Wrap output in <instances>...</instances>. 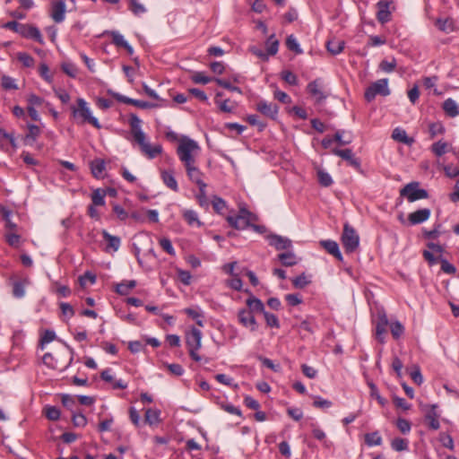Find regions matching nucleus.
<instances>
[{
  "mask_svg": "<svg viewBox=\"0 0 459 459\" xmlns=\"http://www.w3.org/2000/svg\"><path fill=\"white\" fill-rule=\"evenodd\" d=\"M141 119L135 114L130 115L129 125L134 140L139 145L143 154L148 159H154L161 154L162 146L160 144L152 145L147 141L146 135L141 128Z\"/></svg>",
  "mask_w": 459,
  "mask_h": 459,
  "instance_id": "obj_1",
  "label": "nucleus"
},
{
  "mask_svg": "<svg viewBox=\"0 0 459 459\" xmlns=\"http://www.w3.org/2000/svg\"><path fill=\"white\" fill-rule=\"evenodd\" d=\"M200 151L198 143L187 137L182 136L177 148V154L185 167L195 163V155Z\"/></svg>",
  "mask_w": 459,
  "mask_h": 459,
  "instance_id": "obj_2",
  "label": "nucleus"
},
{
  "mask_svg": "<svg viewBox=\"0 0 459 459\" xmlns=\"http://www.w3.org/2000/svg\"><path fill=\"white\" fill-rule=\"evenodd\" d=\"M2 28L11 30L25 39H31L39 44H44L43 37L39 30L30 24L19 23L16 21H10L2 25Z\"/></svg>",
  "mask_w": 459,
  "mask_h": 459,
  "instance_id": "obj_3",
  "label": "nucleus"
},
{
  "mask_svg": "<svg viewBox=\"0 0 459 459\" xmlns=\"http://www.w3.org/2000/svg\"><path fill=\"white\" fill-rule=\"evenodd\" d=\"M78 107H72V113L74 118L80 120V123H89L93 126L95 128L100 129L101 126L100 125L98 119L95 117L91 116V112L90 108L88 107L87 102L82 99H77Z\"/></svg>",
  "mask_w": 459,
  "mask_h": 459,
  "instance_id": "obj_4",
  "label": "nucleus"
},
{
  "mask_svg": "<svg viewBox=\"0 0 459 459\" xmlns=\"http://www.w3.org/2000/svg\"><path fill=\"white\" fill-rule=\"evenodd\" d=\"M256 220L257 217L246 208H240L237 215L227 217L229 224L238 230L248 228L251 225V221Z\"/></svg>",
  "mask_w": 459,
  "mask_h": 459,
  "instance_id": "obj_5",
  "label": "nucleus"
},
{
  "mask_svg": "<svg viewBox=\"0 0 459 459\" xmlns=\"http://www.w3.org/2000/svg\"><path fill=\"white\" fill-rule=\"evenodd\" d=\"M341 241L346 253H353L359 247V237L349 223H345L343 226Z\"/></svg>",
  "mask_w": 459,
  "mask_h": 459,
  "instance_id": "obj_6",
  "label": "nucleus"
},
{
  "mask_svg": "<svg viewBox=\"0 0 459 459\" xmlns=\"http://www.w3.org/2000/svg\"><path fill=\"white\" fill-rule=\"evenodd\" d=\"M419 182H411L400 190V195L406 197L410 203L417 200L427 199L429 193L427 190L419 187Z\"/></svg>",
  "mask_w": 459,
  "mask_h": 459,
  "instance_id": "obj_7",
  "label": "nucleus"
},
{
  "mask_svg": "<svg viewBox=\"0 0 459 459\" xmlns=\"http://www.w3.org/2000/svg\"><path fill=\"white\" fill-rule=\"evenodd\" d=\"M379 94L382 96H388L390 90L388 88V79H379L369 85L364 93V97L368 102L375 100L376 96Z\"/></svg>",
  "mask_w": 459,
  "mask_h": 459,
  "instance_id": "obj_8",
  "label": "nucleus"
},
{
  "mask_svg": "<svg viewBox=\"0 0 459 459\" xmlns=\"http://www.w3.org/2000/svg\"><path fill=\"white\" fill-rule=\"evenodd\" d=\"M307 91L316 100V102L321 103L327 98V94L324 91L321 79H316L307 84Z\"/></svg>",
  "mask_w": 459,
  "mask_h": 459,
  "instance_id": "obj_9",
  "label": "nucleus"
},
{
  "mask_svg": "<svg viewBox=\"0 0 459 459\" xmlns=\"http://www.w3.org/2000/svg\"><path fill=\"white\" fill-rule=\"evenodd\" d=\"M65 0H55L51 3L50 16L56 23L64 22L65 18Z\"/></svg>",
  "mask_w": 459,
  "mask_h": 459,
  "instance_id": "obj_10",
  "label": "nucleus"
},
{
  "mask_svg": "<svg viewBox=\"0 0 459 459\" xmlns=\"http://www.w3.org/2000/svg\"><path fill=\"white\" fill-rule=\"evenodd\" d=\"M332 153L345 160L350 166L356 169H360V160L356 158L351 149H333Z\"/></svg>",
  "mask_w": 459,
  "mask_h": 459,
  "instance_id": "obj_11",
  "label": "nucleus"
},
{
  "mask_svg": "<svg viewBox=\"0 0 459 459\" xmlns=\"http://www.w3.org/2000/svg\"><path fill=\"white\" fill-rule=\"evenodd\" d=\"M256 110L264 116L275 120L278 115L279 107L274 103L260 100L256 104Z\"/></svg>",
  "mask_w": 459,
  "mask_h": 459,
  "instance_id": "obj_12",
  "label": "nucleus"
},
{
  "mask_svg": "<svg viewBox=\"0 0 459 459\" xmlns=\"http://www.w3.org/2000/svg\"><path fill=\"white\" fill-rule=\"evenodd\" d=\"M238 317L243 326L249 328L252 332L256 331L257 323L252 311H248L247 308L240 309Z\"/></svg>",
  "mask_w": 459,
  "mask_h": 459,
  "instance_id": "obj_13",
  "label": "nucleus"
},
{
  "mask_svg": "<svg viewBox=\"0 0 459 459\" xmlns=\"http://www.w3.org/2000/svg\"><path fill=\"white\" fill-rule=\"evenodd\" d=\"M267 238L270 246L274 247L276 250H289L292 247V241L286 237L271 234Z\"/></svg>",
  "mask_w": 459,
  "mask_h": 459,
  "instance_id": "obj_14",
  "label": "nucleus"
},
{
  "mask_svg": "<svg viewBox=\"0 0 459 459\" xmlns=\"http://www.w3.org/2000/svg\"><path fill=\"white\" fill-rule=\"evenodd\" d=\"M392 4L393 3L391 1L386 0H381L377 4V19L381 24H385L391 20V12L389 8Z\"/></svg>",
  "mask_w": 459,
  "mask_h": 459,
  "instance_id": "obj_15",
  "label": "nucleus"
},
{
  "mask_svg": "<svg viewBox=\"0 0 459 459\" xmlns=\"http://www.w3.org/2000/svg\"><path fill=\"white\" fill-rule=\"evenodd\" d=\"M114 97L119 102H122V103H125V104L133 105V106H135V107L140 108H157L158 107L157 104H154V103H152V102H148V101H143V100L131 99L129 97H126V96H124V95H121V94H118V93H114Z\"/></svg>",
  "mask_w": 459,
  "mask_h": 459,
  "instance_id": "obj_16",
  "label": "nucleus"
},
{
  "mask_svg": "<svg viewBox=\"0 0 459 459\" xmlns=\"http://www.w3.org/2000/svg\"><path fill=\"white\" fill-rule=\"evenodd\" d=\"M431 211L429 208H423L411 212L408 215V221L411 225L420 224L428 221L430 217Z\"/></svg>",
  "mask_w": 459,
  "mask_h": 459,
  "instance_id": "obj_17",
  "label": "nucleus"
},
{
  "mask_svg": "<svg viewBox=\"0 0 459 459\" xmlns=\"http://www.w3.org/2000/svg\"><path fill=\"white\" fill-rule=\"evenodd\" d=\"M202 340V332L193 327L190 332L186 333V342L188 349H200Z\"/></svg>",
  "mask_w": 459,
  "mask_h": 459,
  "instance_id": "obj_18",
  "label": "nucleus"
},
{
  "mask_svg": "<svg viewBox=\"0 0 459 459\" xmlns=\"http://www.w3.org/2000/svg\"><path fill=\"white\" fill-rule=\"evenodd\" d=\"M436 404L432 405H426L424 407V411H426V420L429 421V426L432 429H438L440 427L439 421H438V414L436 411L437 409Z\"/></svg>",
  "mask_w": 459,
  "mask_h": 459,
  "instance_id": "obj_19",
  "label": "nucleus"
},
{
  "mask_svg": "<svg viewBox=\"0 0 459 459\" xmlns=\"http://www.w3.org/2000/svg\"><path fill=\"white\" fill-rule=\"evenodd\" d=\"M187 177L189 179L195 183L198 186H206V184L203 180V173L195 166V163L190 164L188 167H185Z\"/></svg>",
  "mask_w": 459,
  "mask_h": 459,
  "instance_id": "obj_20",
  "label": "nucleus"
},
{
  "mask_svg": "<svg viewBox=\"0 0 459 459\" xmlns=\"http://www.w3.org/2000/svg\"><path fill=\"white\" fill-rule=\"evenodd\" d=\"M42 361L49 368L58 370V371H64L70 365L72 359H70V361L67 364H60L57 361V359H55V357L53 356L52 353L47 352L46 354H44V356L42 358Z\"/></svg>",
  "mask_w": 459,
  "mask_h": 459,
  "instance_id": "obj_21",
  "label": "nucleus"
},
{
  "mask_svg": "<svg viewBox=\"0 0 459 459\" xmlns=\"http://www.w3.org/2000/svg\"><path fill=\"white\" fill-rule=\"evenodd\" d=\"M28 132L26 133L23 142L25 145H33L34 143L37 141L38 137L41 134V129L39 126L34 124H28L27 125Z\"/></svg>",
  "mask_w": 459,
  "mask_h": 459,
  "instance_id": "obj_22",
  "label": "nucleus"
},
{
  "mask_svg": "<svg viewBox=\"0 0 459 459\" xmlns=\"http://www.w3.org/2000/svg\"><path fill=\"white\" fill-rule=\"evenodd\" d=\"M321 246L332 255H333L338 261H342V255L340 251L339 245L333 240H322Z\"/></svg>",
  "mask_w": 459,
  "mask_h": 459,
  "instance_id": "obj_23",
  "label": "nucleus"
},
{
  "mask_svg": "<svg viewBox=\"0 0 459 459\" xmlns=\"http://www.w3.org/2000/svg\"><path fill=\"white\" fill-rule=\"evenodd\" d=\"M101 233L104 239L108 242V246L105 250L107 252H109L110 250L114 252L117 251L121 244L120 238L109 234L106 230H103Z\"/></svg>",
  "mask_w": 459,
  "mask_h": 459,
  "instance_id": "obj_24",
  "label": "nucleus"
},
{
  "mask_svg": "<svg viewBox=\"0 0 459 459\" xmlns=\"http://www.w3.org/2000/svg\"><path fill=\"white\" fill-rule=\"evenodd\" d=\"M388 318L385 314H382L378 316L377 325H376V334L377 338L380 342H384L383 335L386 333V327L388 325Z\"/></svg>",
  "mask_w": 459,
  "mask_h": 459,
  "instance_id": "obj_25",
  "label": "nucleus"
},
{
  "mask_svg": "<svg viewBox=\"0 0 459 459\" xmlns=\"http://www.w3.org/2000/svg\"><path fill=\"white\" fill-rule=\"evenodd\" d=\"M392 138L396 142L404 143L409 146H411L414 143V139L411 137H409L407 135L406 131L400 127H396L394 129V131L392 133Z\"/></svg>",
  "mask_w": 459,
  "mask_h": 459,
  "instance_id": "obj_26",
  "label": "nucleus"
},
{
  "mask_svg": "<svg viewBox=\"0 0 459 459\" xmlns=\"http://www.w3.org/2000/svg\"><path fill=\"white\" fill-rule=\"evenodd\" d=\"M161 179L163 183L174 192L178 191V182L175 178L174 172L172 170H162Z\"/></svg>",
  "mask_w": 459,
  "mask_h": 459,
  "instance_id": "obj_27",
  "label": "nucleus"
},
{
  "mask_svg": "<svg viewBox=\"0 0 459 459\" xmlns=\"http://www.w3.org/2000/svg\"><path fill=\"white\" fill-rule=\"evenodd\" d=\"M246 304L248 307V311H252V313H264V303L257 298L254 296H250L247 300Z\"/></svg>",
  "mask_w": 459,
  "mask_h": 459,
  "instance_id": "obj_28",
  "label": "nucleus"
},
{
  "mask_svg": "<svg viewBox=\"0 0 459 459\" xmlns=\"http://www.w3.org/2000/svg\"><path fill=\"white\" fill-rule=\"evenodd\" d=\"M445 113L450 117H455L459 115V107L451 98L446 99L443 103Z\"/></svg>",
  "mask_w": 459,
  "mask_h": 459,
  "instance_id": "obj_29",
  "label": "nucleus"
},
{
  "mask_svg": "<svg viewBox=\"0 0 459 459\" xmlns=\"http://www.w3.org/2000/svg\"><path fill=\"white\" fill-rule=\"evenodd\" d=\"M90 166L93 177L96 178H101L102 174L106 169L104 160L95 159L91 162Z\"/></svg>",
  "mask_w": 459,
  "mask_h": 459,
  "instance_id": "obj_30",
  "label": "nucleus"
},
{
  "mask_svg": "<svg viewBox=\"0 0 459 459\" xmlns=\"http://www.w3.org/2000/svg\"><path fill=\"white\" fill-rule=\"evenodd\" d=\"M222 97L221 92H217L215 95L214 101L221 111L225 113H231L234 109V106L231 104L230 100L229 99L227 100H221Z\"/></svg>",
  "mask_w": 459,
  "mask_h": 459,
  "instance_id": "obj_31",
  "label": "nucleus"
},
{
  "mask_svg": "<svg viewBox=\"0 0 459 459\" xmlns=\"http://www.w3.org/2000/svg\"><path fill=\"white\" fill-rule=\"evenodd\" d=\"M30 283V280L28 278H24L21 281H16L13 284V295L21 299L25 295V287Z\"/></svg>",
  "mask_w": 459,
  "mask_h": 459,
  "instance_id": "obj_32",
  "label": "nucleus"
},
{
  "mask_svg": "<svg viewBox=\"0 0 459 459\" xmlns=\"http://www.w3.org/2000/svg\"><path fill=\"white\" fill-rule=\"evenodd\" d=\"M136 286V281H124L116 285V291L119 295H128L129 292Z\"/></svg>",
  "mask_w": 459,
  "mask_h": 459,
  "instance_id": "obj_33",
  "label": "nucleus"
},
{
  "mask_svg": "<svg viewBox=\"0 0 459 459\" xmlns=\"http://www.w3.org/2000/svg\"><path fill=\"white\" fill-rule=\"evenodd\" d=\"M278 259L284 266H293L298 264V259L295 254L291 251H287L278 255Z\"/></svg>",
  "mask_w": 459,
  "mask_h": 459,
  "instance_id": "obj_34",
  "label": "nucleus"
},
{
  "mask_svg": "<svg viewBox=\"0 0 459 459\" xmlns=\"http://www.w3.org/2000/svg\"><path fill=\"white\" fill-rule=\"evenodd\" d=\"M343 40L331 39L326 42V48L332 55L340 54L344 48Z\"/></svg>",
  "mask_w": 459,
  "mask_h": 459,
  "instance_id": "obj_35",
  "label": "nucleus"
},
{
  "mask_svg": "<svg viewBox=\"0 0 459 459\" xmlns=\"http://www.w3.org/2000/svg\"><path fill=\"white\" fill-rule=\"evenodd\" d=\"M160 411L156 409H147L144 415L145 422L149 425H156L160 423Z\"/></svg>",
  "mask_w": 459,
  "mask_h": 459,
  "instance_id": "obj_36",
  "label": "nucleus"
},
{
  "mask_svg": "<svg viewBox=\"0 0 459 459\" xmlns=\"http://www.w3.org/2000/svg\"><path fill=\"white\" fill-rule=\"evenodd\" d=\"M364 438L366 445L368 446H380L383 442L382 437L378 431L367 433Z\"/></svg>",
  "mask_w": 459,
  "mask_h": 459,
  "instance_id": "obj_37",
  "label": "nucleus"
},
{
  "mask_svg": "<svg viewBox=\"0 0 459 459\" xmlns=\"http://www.w3.org/2000/svg\"><path fill=\"white\" fill-rule=\"evenodd\" d=\"M183 218L190 226H202V222L199 221L197 213L193 210H185L183 212Z\"/></svg>",
  "mask_w": 459,
  "mask_h": 459,
  "instance_id": "obj_38",
  "label": "nucleus"
},
{
  "mask_svg": "<svg viewBox=\"0 0 459 459\" xmlns=\"http://www.w3.org/2000/svg\"><path fill=\"white\" fill-rule=\"evenodd\" d=\"M391 447L397 452L406 451L409 448V441L405 438L395 437L391 442Z\"/></svg>",
  "mask_w": 459,
  "mask_h": 459,
  "instance_id": "obj_39",
  "label": "nucleus"
},
{
  "mask_svg": "<svg viewBox=\"0 0 459 459\" xmlns=\"http://www.w3.org/2000/svg\"><path fill=\"white\" fill-rule=\"evenodd\" d=\"M105 195L106 191L100 188H98L93 191L91 195L92 204L95 206H101L105 204Z\"/></svg>",
  "mask_w": 459,
  "mask_h": 459,
  "instance_id": "obj_40",
  "label": "nucleus"
},
{
  "mask_svg": "<svg viewBox=\"0 0 459 459\" xmlns=\"http://www.w3.org/2000/svg\"><path fill=\"white\" fill-rule=\"evenodd\" d=\"M1 212L3 215V220L5 222V228L9 230H14L17 228V225L11 220L12 212L6 207L2 206Z\"/></svg>",
  "mask_w": 459,
  "mask_h": 459,
  "instance_id": "obj_41",
  "label": "nucleus"
},
{
  "mask_svg": "<svg viewBox=\"0 0 459 459\" xmlns=\"http://www.w3.org/2000/svg\"><path fill=\"white\" fill-rule=\"evenodd\" d=\"M279 48V41L275 39L274 34L271 35L266 41V50L269 56L277 54Z\"/></svg>",
  "mask_w": 459,
  "mask_h": 459,
  "instance_id": "obj_42",
  "label": "nucleus"
},
{
  "mask_svg": "<svg viewBox=\"0 0 459 459\" xmlns=\"http://www.w3.org/2000/svg\"><path fill=\"white\" fill-rule=\"evenodd\" d=\"M312 434L316 439L323 441L324 446L326 448L331 447L332 442L325 438L326 436L324 430L313 425Z\"/></svg>",
  "mask_w": 459,
  "mask_h": 459,
  "instance_id": "obj_43",
  "label": "nucleus"
},
{
  "mask_svg": "<svg viewBox=\"0 0 459 459\" xmlns=\"http://www.w3.org/2000/svg\"><path fill=\"white\" fill-rule=\"evenodd\" d=\"M447 143L443 141H438L431 145L432 152L437 157L444 155L447 152Z\"/></svg>",
  "mask_w": 459,
  "mask_h": 459,
  "instance_id": "obj_44",
  "label": "nucleus"
},
{
  "mask_svg": "<svg viewBox=\"0 0 459 459\" xmlns=\"http://www.w3.org/2000/svg\"><path fill=\"white\" fill-rule=\"evenodd\" d=\"M286 47L289 50L293 51L296 54H302L303 50L301 49L299 44L298 43L296 38L293 35H290L286 39Z\"/></svg>",
  "mask_w": 459,
  "mask_h": 459,
  "instance_id": "obj_45",
  "label": "nucleus"
},
{
  "mask_svg": "<svg viewBox=\"0 0 459 459\" xmlns=\"http://www.w3.org/2000/svg\"><path fill=\"white\" fill-rule=\"evenodd\" d=\"M317 179L322 186L327 187L333 184L332 177L323 169L317 171Z\"/></svg>",
  "mask_w": 459,
  "mask_h": 459,
  "instance_id": "obj_46",
  "label": "nucleus"
},
{
  "mask_svg": "<svg viewBox=\"0 0 459 459\" xmlns=\"http://www.w3.org/2000/svg\"><path fill=\"white\" fill-rule=\"evenodd\" d=\"M390 330L394 339H399L404 333V327L399 321L392 322L390 325Z\"/></svg>",
  "mask_w": 459,
  "mask_h": 459,
  "instance_id": "obj_47",
  "label": "nucleus"
},
{
  "mask_svg": "<svg viewBox=\"0 0 459 459\" xmlns=\"http://www.w3.org/2000/svg\"><path fill=\"white\" fill-rule=\"evenodd\" d=\"M129 10L136 16H139L146 12L143 4H140L137 0H128Z\"/></svg>",
  "mask_w": 459,
  "mask_h": 459,
  "instance_id": "obj_48",
  "label": "nucleus"
},
{
  "mask_svg": "<svg viewBox=\"0 0 459 459\" xmlns=\"http://www.w3.org/2000/svg\"><path fill=\"white\" fill-rule=\"evenodd\" d=\"M44 411L46 417L50 420H57L60 418V410L56 406L48 405Z\"/></svg>",
  "mask_w": 459,
  "mask_h": 459,
  "instance_id": "obj_49",
  "label": "nucleus"
},
{
  "mask_svg": "<svg viewBox=\"0 0 459 459\" xmlns=\"http://www.w3.org/2000/svg\"><path fill=\"white\" fill-rule=\"evenodd\" d=\"M17 58L26 67H31L34 65V58L26 52H19Z\"/></svg>",
  "mask_w": 459,
  "mask_h": 459,
  "instance_id": "obj_50",
  "label": "nucleus"
},
{
  "mask_svg": "<svg viewBox=\"0 0 459 459\" xmlns=\"http://www.w3.org/2000/svg\"><path fill=\"white\" fill-rule=\"evenodd\" d=\"M310 283V281L307 280L306 274L303 273L300 275L292 279V284L297 289H303Z\"/></svg>",
  "mask_w": 459,
  "mask_h": 459,
  "instance_id": "obj_51",
  "label": "nucleus"
},
{
  "mask_svg": "<svg viewBox=\"0 0 459 459\" xmlns=\"http://www.w3.org/2000/svg\"><path fill=\"white\" fill-rule=\"evenodd\" d=\"M56 333L52 330H45L40 337V348L44 349L45 344H48L56 339Z\"/></svg>",
  "mask_w": 459,
  "mask_h": 459,
  "instance_id": "obj_52",
  "label": "nucleus"
},
{
  "mask_svg": "<svg viewBox=\"0 0 459 459\" xmlns=\"http://www.w3.org/2000/svg\"><path fill=\"white\" fill-rule=\"evenodd\" d=\"M396 427L403 434H407L411 431V424L408 420L399 418L396 420Z\"/></svg>",
  "mask_w": 459,
  "mask_h": 459,
  "instance_id": "obj_53",
  "label": "nucleus"
},
{
  "mask_svg": "<svg viewBox=\"0 0 459 459\" xmlns=\"http://www.w3.org/2000/svg\"><path fill=\"white\" fill-rule=\"evenodd\" d=\"M26 100H27V106L32 107V108H39L44 102V100L42 98H40L39 96L33 94V93L28 95Z\"/></svg>",
  "mask_w": 459,
  "mask_h": 459,
  "instance_id": "obj_54",
  "label": "nucleus"
},
{
  "mask_svg": "<svg viewBox=\"0 0 459 459\" xmlns=\"http://www.w3.org/2000/svg\"><path fill=\"white\" fill-rule=\"evenodd\" d=\"M1 85L4 90H16L18 88L14 79L8 75L2 76Z\"/></svg>",
  "mask_w": 459,
  "mask_h": 459,
  "instance_id": "obj_55",
  "label": "nucleus"
},
{
  "mask_svg": "<svg viewBox=\"0 0 459 459\" xmlns=\"http://www.w3.org/2000/svg\"><path fill=\"white\" fill-rule=\"evenodd\" d=\"M263 315L268 326L275 328L280 327L278 317L274 314L264 311Z\"/></svg>",
  "mask_w": 459,
  "mask_h": 459,
  "instance_id": "obj_56",
  "label": "nucleus"
},
{
  "mask_svg": "<svg viewBox=\"0 0 459 459\" xmlns=\"http://www.w3.org/2000/svg\"><path fill=\"white\" fill-rule=\"evenodd\" d=\"M72 420L75 427H84L87 424V419L82 412L73 411Z\"/></svg>",
  "mask_w": 459,
  "mask_h": 459,
  "instance_id": "obj_57",
  "label": "nucleus"
},
{
  "mask_svg": "<svg viewBox=\"0 0 459 459\" xmlns=\"http://www.w3.org/2000/svg\"><path fill=\"white\" fill-rule=\"evenodd\" d=\"M411 378L416 383L417 385H421L423 382V377L420 372V368L418 365H414L412 369L410 372Z\"/></svg>",
  "mask_w": 459,
  "mask_h": 459,
  "instance_id": "obj_58",
  "label": "nucleus"
},
{
  "mask_svg": "<svg viewBox=\"0 0 459 459\" xmlns=\"http://www.w3.org/2000/svg\"><path fill=\"white\" fill-rule=\"evenodd\" d=\"M112 38V43L117 47L123 48L127 41L124 39V36L121 35L118 31H110L108 32Z\"/></svg>",
  "mask_w": 459,
  "mask_h": 459,
  "instance_id": "obj_59",
  "label": "nucleus"
},
{
  "mask_svg": "<svg viewBox=\"0 0 459 459\" xmlns=\"http://www.w3.org/2000/svg\"><path fill=\"white\" fill-rule=\"evenodd\" d=\"M160 246L169 255H175V254H176L175 253V249H174V247L172 246V243H171L170 239H169L167 238H160Z\"/></svg>",
  "mask_w": 459,
  "mask_h": 459,
  "instance_id": "obj_60",
  "label": "nucleus"
},
{
  "mask_svg": "<svg viewBox=\"0 0 459 459\" xmlns=\"http://www.w3.org/2000/svg\"><path fill=\"white\" fill-rule=\"evenodd\" d=\"M281 79L284 80L290 85L298 84V77L292 72L284 70L281 72Z\"/></svg>",
  "mask_w": 459,
  "mask_h": 459,
  "instance_id": "obj_61",
  "label": "nucleus"
},
{
  "mask_svg": "<svg viewBox=\"0 0 459 459\" xmlns=\"http://www.w3.org/2000/svg\"><path fill=\"white\" fill-rule=\"evenodd\" d=\"M396 65V60L394 58H392L391 61H381V63L379 64V67L382 71L385 73H392L395 69Z\"/></svg>",
  "mask_w": 459,
  "mask_h": 459,
  "instance_id": "obj_62",
  "label": "nucleus"
},
{
  "mask_svg": "<svg viewBox=\"0 0 459 459\" xmlns=\"http://www.w3.org/2000/svg\"><path fill=\"white\" fill-rule=\"evenodd\" d=\"M344 134H345V132L343 130H338L333 135L334 142H337L340 145L350 144L352 140L351 137L344 138L343 137Z\"/></svg>",
  "mask_w": 459,
  "mask_h": 459,
  "instance_id": "obj_63",
  "label": "nucleus"
},
{
  "mask_svg": "<svg viewBox=\"0 0 459 459\" xmlns=\"http://www.w3.org/2000/svg\"><path fill=\"white\" fill-rule=\"evenodd\" d=\"M212 204L214 211L219 213H221L223 210L226 208V202L219 196H214L212 201Z\"/></svg>",
  "mask_w": 459,
  "mask_h": 459,
  "instance_id": "obj_64",
  "label": "nucleus"
}]
</instances>
